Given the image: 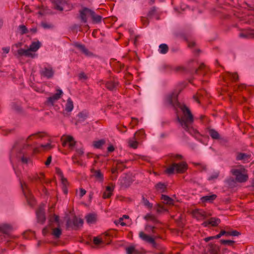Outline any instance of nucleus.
<instances>
[{
  "instance_id": "7ed1b4c3",
  "label": "nucleus",
  "mask_w": 254,
  "mask_h": 254,
  "mask_svg": "<svg viewBox=\"0 0 254 254\" xmlns=\"http://www.w3.org/2000/svg\"><path fill=\"white\" fill-rule=\"evenodd\" d=\"M20 185L23 193L27 200L28 204L31 206L34 205L35 199L31 191L28 189L27 185L25 183H22L21 182H20Z\"/></svg>"
},
{
  "instance_id": "3c124183",
  "label": "nucleus",
  "mask_w": 254,
  "mask_h": 254,
  "mask_svg": "<svg viewBox=\"0 0 254 254\" xmlns=\"http://www.w3.org/2000/svg\"><path fill=\"white\" fill-rule=\"evenodd\" d=\"M104 243V240L102 239H99L98 237H94L93 239V243L95 245H99V244Z\"/></svg>"
},
{
  "instance_id": "9b49d317",
  "label": "nucleus",
  "mask_w": 254,
  "mask_h": 254,
  "mask_svg": "<svg viewBox=\"0 0 254 254\" xmlns=\"http://www.w3.org/2000/svg\"><path fill=\"white\" fill-rule=\"evenodd\" d=\"M207 97V93L204 89L199 90L196 95H194L193 99L198 103H200V100H204Z\"/></svg>"
},
{
  "instance_id": "8fccbe9b",
  "label": "nucleus",
  "mask_w": 254,
  "mask_h": 254,
  "mask_svg": "<svg viewBox=\"0 0 254 254\" xmlns=\"http://www.w3.org/2000/svg\"><path fill=\"white\" fill-rule=\"evenodd\" d=\"M129 146L134 149H135L138 146V142L137 141H132L129 140L128 141Z\"/></svg>"
},
{
  "instance_id": "c03bdc74",
  "label": "nucleus",
  "mask_w": 254,
  "mask_h": 254,
  "mask_svg": "<svg viewBox=\"0 0 254 254\" xmlns=\"http://www.w3.org/2000/svg\"><path fill=\"white\" fill-rule=\"evenodd\" d=\"M227 74L228 76L231 79H232L234 81H237L239 78L238 75L237 73H232L228 72L227 73Z\"/></svg>"
},
{
  "instance_id": "4468645a",
  "label": "nucleus",
  "mask_w": 254,
  "mask_h": 254,
  "mask_svg": "<svg viewBox=\"0 0 254 254\" xmlns=\"http://www.w3.org/2000/svg\"><path fill=\"white\" fill-rule=\"evenodd\" d=\"M89 116V113L86 111H82L79 112L77 115V120L75 123V125H77L78 123H80L84 122Z\"/></svg>"
},
{
  "instance_id": "b1692460",
  "label": "nucleus",
  "mask_w": 254,
  "mask_h": 254,
  "mask_svg": "<svg viewBox=\"0 0 254 254\" xmlns=\"http://www.w3.org/2000/svg\"><path fill=\"white\" fill-rule=\"evenodd\" d=\"M144 219L147 221H151L154 224L161 223L160 221H159L154 215L150 213H148L144 216Z\"/></svg>"
},
{
  "instance_id": "4d7b16f0",
  "label": "nucleus",
  "mask_w": 254,
  "mask_h": 254,
  "mask_svg": "<svg viewBox=\"0 0 254 254\" xmlns=\"http://www.w3.org/2000/svg\"><path fill=\"white\" fill-rule=\"evenodd\" d=\"M54 218H50V223H52L53 222L55 221L56 223H57L58 226L60 225L59 224V217L58 215H56L55 214L54 215Z\"/></svg>"
},
{
  "instance_id": "6e6552de",
  "label": "nucleus",
  "mask_w": 254,
  "mask_h": 254,
  "mask_svg": "<svg viewBox=\"0 0 254 254\" xmlns=\"http://www.w3.org/2000/svg\"><path fill=\"white\" fill-rule=\"evenodd\" d=\"M139 237L143 241L151 244L154 248H158V245L156 243L154 239L152 237L145 234L142 231H140L139 232Z\"/></svg>"
},
{
  "instance_id": "58836bf2",
  "label": "nucleus",
  "mask_w": 254,
  "mask_h": 254,
  "mask_svg": "<svg viewBox=\"0 0 254 254\" xmlns=\"http://www.w3.org/2000/svg\"><path fill=\"white\" fill-rule=\"evenodd\" d=\"M156 227L151 226L149 224H146L145 226L144 229L147 232H151L152 234H155L156 231H155Z\"/></svg>"
},
{
  "instance_id": "e2e57ef3",
  "label": "nucleus",
  "mask_w": 254,
  "mask_h": 254,
  "mask_svg": "<svg viewBox=\"0 0 254 254\" xmlns=\"http://www.w3.org/2000/svg\"><path fill=\"white\" fill-rule=\"evenodd\" d=\"M80 28V26L78 24H74L71 27V30L73 32H77L78 29Z\"/></svg>"
},
{
  "instance_id": "a211bd4d",
  "label": "nucleus",
  "mask_w": 254,
  "mask_h": 254,
  "mask_svg": "<svg viewBox=\"0 0 254 254\" xmlns=\"http://www.w3.org/2000/svg\"><path fill=\"white\" fill-rule=\"evenodd\" d=\"M32 50H30V48L27 50H24L23 49H20L17 51V54L19 56H25L28 57H32L33 58L34 55L31 53Z\"/></svg>"
},
{
  "instance_id": "cd10ccee",
  "label": "nucleus",
  "mask_w": 254,
  "mask_h": 254,
  "mask_svg": "<svg viewBox=\"0 0 254 254\" xmlns=\"http://www.w3.org/2000/svg\"><path fill=\"white\" fill-rule=\"evenodd\" d=\"M85 219L87 223H94L96 221V215L95 214H88L85 216Z\"/></svg>"
},
{
  "instance_id": "39448f33",
  "label": "nucleus",
  "mask_w": 254,
  "mask_h": 254,
  "mask_svg": "<svg viewBox=\"0 0 254 254\" xmlns=\"http://www.w3.org/2000/svg\"><path fill=\"white\" fill-rule=\"evenodd\" d=\"M36 218L37 222L43 224L46 219L45 205H40L36 211Z\"/></svg>"
},
{
  "instance_id": "5fc2aeb1",
  "label": "nucleus",
  "mask_w": 254,
  "mask_h": 254,
  "mask_svg": "<svg viewBox=\"0 0 254 254\" xmlns=\"http://www.w3.org/2000/svg\"><path fill=\"white\" fill-rule=\"evenodd\" d=\"M45 132H37L36 133H34V134H32L30 135H29L27 138V140H29V139H31V137L32 136H38V137H43L44 135L42 134H44Z\"/></svg>"
},
{
  "instance_id": "338daca9",
  "label": "nucleus",
  "mask_w": 254,
  "mask_h": 254,
  "mask_svg": "<svg viewBox=\"0 0 254 254\" xmlns=\"http://www.w3.org/2000/svg\"><path fill=\"white\" fill-rule=\"evenodd\" d=\"M194 213L199 214L203 217H205V215H204L205 212L203 211H199V210H195L194 211Z\"/></svg>"
},
{
  "instance_id": "9d476101",
  "label": "nucleus",
  "mask_w": 254,
  "mask_h": 254,
  "mask_svg": "<svg viewBox=\"0 0 254 254\" xmlns=\"http://www.w3.org/2000/svg\"><path fill=\"white\" fill-rule=\"evenodd\" d=\"M119 85V82L115 79H110L106 83V88L110 91L116 90Z\"/></svg>"
},
{
  "instance_id": "49530a36",
  "label": "nucleus",
  "mask_w": 254,
  "mask_h": 254,
  "mask_svg": "<svg viewBox=\"0 0 254 254\" xmlns=\"http://www.w3.org/2000/svg\"><path fill=\"white\" fill-rule=\"evenodd\" d=\"M177 226L180 228H183L184 227L185 224L183 221V218L182 216H180L176 220Z\"/></svg>"
},
{
  "instance_id": "f3484780",
  "label": "nucleus",
  "mask_w": 254,
  "mask_h": 254,
  "mask_svg": "<svg viewBox=\"0 0 254 254\" xmlns=\"http://www.w3.org/2000/svg\"><path fill=\"white\" fill-rule=\"evenodd\" d=\"M239 37L246 39H254V30H250L239 34Z\"/></svg>"
},
{
  "instance_id": "864d4df0",
  "label": "nucleus",
  "mask_w": 254,
  "mask_h": 254,
  "mask_svg": "<svg viewBox=\"0 0 254 254\" xmlns=\"http://www.w3.org/2000/svg\"><path fill=\"white\" fill-rule=\"evenodd\" d=\"M220 243L223 245H232L234 244L235 242L232 240H221Z\"/></svg>"
},
{
  "instance_id": "bf43d9fd",
  "label": "nucleus",
  "mask_w": 254,
  "mask_h": 254,
  "mask_svg": "<svg viewBox=\"0 0 254 254\" xmlns=\"http://www.w3.org/2000/svg\"><path fill=\"white\" fill-rule=\"evenodd\" d=\"M218 176H219V173L215 172L213 174L211 175V176H210L208 177V180L212 181V180L216 179L218 177Z\"/></svg>"
},
{
  "instance_id": "ea45409f",
  "label": "nucleus",
  "mask_w": 254,
  "mask_h": 254,
  "mask_svg": "<svg viewBox=\"0 0 254 254\" xmlns=\"http://www.w3.org/2000/svg\"><path fill=\"white\" fill-rule=\"evenodd\" d=\"M164 68L166 69L167 70H173L172 68L170 65H164ZM173 70L176 72H178L180 71H183L185 70V68L183 66H177L173 68Z\"/></svg>"
},
{
  "instance_id": "f257e3e1",
  "label": "nucleus",
  "mask_w": 254,
  "mask_h": 254,
  "mask_svg": "<svg viewBox=\"0 0 254 254\" xmlns=\"http://www.w3.org/2000/svg\"><path fill=\"white\" fill-rule=\"evenodd\" d=\"M181 91V89L174 91L167 96V101L176 110L177 113L178 112V108L181 109L184 114V117L180 118L177 114V120L185 130L190 132L191 128L189 125L193 123V117L190 109L186 105H182L178 101V97Z\"/></svg>"
},
{
  "instance_id": "680f3d73",
  "label": "nucleus",
  "mask_w": 254,
  "mask_h": 254,
  "mask_svg": "<svg viewBox=\"0 0 254 254\" xmlns=\"http://www.w3.org/2000/svg\"><path fill=\"white\" fill-rule=\"evenodd\" d=\"M41 25L44 29H49L52 27V25L48 24L45 22H42Z\"/></svg>"
},
{
  "instance_id": "0eeeda50",
  "label": "nucleus",
  "mask_w": 254,
  "mask_h": 254,
  "mask_svg": "<svg viewBox=\"0 0 254 254\" xmlns=\"http://www.w3.org/2000/svg\"><path fill=\"white\" fill-rule=\"evenodd\" d=\"M232 174L236 177V181L239 183L246 182L248 179V176L242 173V171L239 169H232Z\"/></svg>"
},
{
  "instance_id": "c85d7f7f",
  "label": "nucleus",
  "mask_w": 254,
  "mask_h": 254,
  "mask_svg": "<svg viewBox=\"0 0 254 254\" xmlns=\"http://www.w3.org/2000/svg\"><path fill=\"white\" fill-rule=\"evenodd\" d=\"M208 133L211 138L213 139H219L220 138V135L216 130L212 128L208 129Z\"/></svg>"
},
{
  "instance_id": "2eb2a0df",
  "label": "nucleus",
  "mask_w": 254,
  "mask_h": 254,
  "mask_svg": "<svg viewBox=\"0 0 254 254\" xmlns=\"http://www.w3.org/2000/svg\"><path fill=\"white\" fill-rule=\"evenodd\" d=\"M90 171L93 174V177H94L99 181L103 182L104 179L103 175L100 170H96L93 167L91 169Z\"/></svg>"
},
{
  "instance_id": "de8ad7c7",
  "label": "nucleus",
  "mask_w": 254,
  "mask_h": 254,
  "mask_svg": "<svg viewBox=\"0 0 254 254\" xmlns=\"http://www.w3.org/2000/svg\"><path fill=\"white\" fill-rule=\"evenodd\" d=\"M18 29L20 31V34L23 35L28 32V30L24 25H20L18 26Z\"/></svg>"
},
{
  "instance_id": "a18cd8bd",
  "label": "nucleus",
  "mask_w": 254,
  "mask_h": 254,
  "mask_svg": "<svg viewBox=\"0 0 254 254\" xmlns=\"http://www.w3.org/2000/svg\"><path fill=\"white\" fill-rule=\"evenodd\" d=\"M142 202L146 207L147 208L151 209L153 207V204L149 202V201L145 198L143 196H142Z\"/></svg>"
},
{
  "instance_id": "7c9ffc66",
  "label": "nucleus",
  "mask_w": 254,
  "mask_h": 254,
  "mask_svg": "<svg viewBox=\"0 0 254 254\" xmlns=\"http://www.w3.org/2000/svg\"><path fill=\"white\" fill-rule=\"evenodd\" d=\"M52 235L54 236L56 239H59L62 235V229L58 226L57 228L52 229Z\"/></svg>"
},
{
  "instance_id": "a19ab883",
  "label": "nucleus",
  "mask_w": 254,
  "mask_h": 254,
  "mask_svg": "<svg viewBox=\"0 0 254 254\" xmlns=\"http://www.w3.org/2000/svg\"><path fill=\"white\" fill-rule=\"evenodd\" d=\"M105 143V141L103 139H101L98 141L94 142L93 146L96 148H101L103 145Z\"/></svg>"
},
{
  "instance_id": "4be33fe9",
  "label": "nucleus",
  "mask_w": 254,
  "mask_h": 254,
  "mask_svg": "<svg viewBox=\"0 0 254 254\" xmlns=\"http://www.w3.org/2000/svg\"><path fill=\"white\" fill-rule=\"evenodd\" d=\"M11 230V227L8 224H3L0 225V232H1L4 235L3 236L5 237V235H8L9 232Z\"/></svg>"
},
{
  "instance_id": "e433bc0d",
  "label": "nucleus",
  "mask_w": 254,
  "mask_h": 254,
  "mask_svg": "<svg viewBox=\"0 0 254 254\" xmlns=\"http://www.w3.org/2000/svg\"><path fill=\"white\" fill-rule=\"evenodd\" d=\"M106 190L108 191V194L106 195V191L104 192L103 194V197L104 199L108 198L110 197V196L112 195V192L113 190V189L110 186H107L106 189Z\"/></svg>"
},
{
  "instance_id": "ddd939ff",
  "label": "nucleus",
  "mask_w": 254,
  "mask_h": 254,
  "mask_svg": "<svg viewBox=\"0 0 254 254\" xmlns=\"http://www.w3.org/2000/svg\"><path fill=\"white\" fill-rule=\"evenodd\" d=\"M53 8L55 9L62 11L64 6L65 4V1L63 0H52Z\"/></svg>"
},
{
  "instance_id": "f8f14e48",
  "label": "nucleus",
  "mask_w": 254,
  "mask_h": 254,
  "mask_svg": "<svg viewBox=\"0 0 254 254\" xmlns=\"http://www.w3.org/2000/svg\"><path fill=\"white\" fill-rule=\"evenodd\" d=\"M40 74L47 78H51L54 75V71L51 67H44L40 71Z\"/></svg>"
},
{
  "instance_id": "20e7f679",
  "label": "nucleus",
  "mask_w": 254,
  "mask_h": 254,
  "mask_svg": "<svg viewBox=\"0 0 254 254\" xmlns=\"http://www.w3.org/2000/svg\"><path fill=\"white\" fill-rule=\"evenodd\" d=\"M92 10L89 8L84 7L79 11V14L76 18L79 20L81 23L85 24L87 22L88 17L91 16Z\"/></svg>"
},
{
  "instance_id": "393cba45",
  "label": "nucleus",
  "mask_w": 254,
  "mask_h": 254,
  "mask_svg": "<svg viewBox=\"0 0 254 254\" xmlns=\"http://www.w3.org/2000/svg\"><path fill=\"white\" fill-rule=\"evenodd\" d=\"M127 254H142L141 253L136 249L134 246H130L126 249Z\"/></svg>"
},
{
  "instance_id": "052dcab7",
  "label": "nucleus",
  "mask_w": 254,
  "mask_h": 254,
  "mask_svg": "<svg viewBox=\"0 0 254 254\" xmlns=\"http://www.w3.org/2000/svg\"><path fill=\"white\" fill-rule=\"evenodd\" d=\"M72 160L74 164H77L79 166H82V163L80 161L77 160V157L76 156H73L72 157Z\"/></svg>"
},
{
  "instance_id": "6e6d98bb",
  "label": "nucleus",
  "mask_w": 254,
  "mask_h": 254,
  "mask_svg": "<svg viewBox=\"0 0 254 254\" xmlns=\"http://www.w3.org/2000/svg\"><path fill=\"white\" fill-rule=\"evenodd\" d=\"M240 235L241 233L237 230H232L231 231H228V236H239Z\"/></svg>"
},
{
  "instance_id": "c9c22d12",
  "label": "nucleus",
  "mask_w": 254,
  "mask_h": 254,
  "mask_svg": "<svg viewBox=\"0 0 254 254\" xmlns=\"http://www.w3.org/2000/svg\"><path fill=\"white\" fill-rule=\"evenodd\" d=\"M159 52L162 54H166L169 51V47L166 44H162L159 45Z\"/></svg>"
},
{
  "instance_id": "412c9836",
  "label": "nucleus",
  "mask_w": 254,
  "mask_h": 254,
  "mask_svg": "<svg viewBox=\"0 0 254 254\" xmlns=\"http://www.w3.org/2000/svg\"><path fill=\"white\" fill-rule=\"evenodd\" d=\"M251 157V155L245 153L239 152L237 154L236 160H242L244 162L248 161Z\"/></svg>"
},
{
  "instance_id": "09e8293b",
  "label": "nucleus",
  "mask_w": 254,
  "mask_h": 254,
  "mask_svg": "<svg viewBox=\"0 0 254 254\" xmlns=\"http://www.w3.org/2000/svg\"><path fill=\"white\" fill-rule=\"evenodd\" d=\"M169 156L170 158L172 160V161H174L173 159H176L177 160H182L183 158V157L182 155L180 154H171L169 155Z\"/></svg>"
},
{
  "instance_id": "13d9d810",
  "label": "nucleus",
  "mask_w": 254,
  "mask_h": 254,
  "mask_svg": "<svg viewBox=\"0 0 254 254\" xmlns=\"http://www.w3.org/2000/svg\"><path fill=\"white\" fill-rule=\"evenodd\" d=\"M236 181V180H235L233 178H229L226 180V183L229 186L232 187L235 184Z\"/></svg>"
},
{
  "instance_id": "37998d69",
  "label": "nucleus",
  "mask_w": 254,
  "mask_h": 254,
  "mask_svg": "<svg viewBox=\"0 0 254 254\" xmlns=\"http://www.w3.org/2000/svg\"><path fill=\"white\" fill-rule=\"evenodd\" d=\"M156 10L157 8L155 6L152 7L147 13V17L150 18H152L156 13Z\"/></svg>"
},
{
  "instance_id": "f03ea898",
  "label": "nucleus",
  "mask_w": 254,
  "mask_h": 254,
  "mask_svg": "<svg viewBox=\"0 0 254 254\" xmlns=\"http://www.w3.org/2000/svg\"><path fill=\"white\" fill-rule=\"evenodd\" d=\"M188 166L186 162H181L179 163H173L166 170V172L169 174H173L175 172L177 174L184 173L188 169Z\"/></svg>"
},
{
  "instance_id": "a878e982",
  "label": "nucleus",
  "mask_w": 254,
  "mask_h": 254,
  "mask_svg": "<svg viewBox=\"0 0 254 254\" xmlns=\"http://www.w3.org/2000/svg\"><path fill=\"white\" fill-rule=\"evenodd\" d=\"M91 17L93 23H99L101 22L102 17L100 15H97L92 10Z\"/></svg>"
},
{
  "instance_id": "4c0bfd02",
  "label": "nucleus",
  "mask_w": 254,
  "mask_h": 254,
  "mask_svg": "<svg viewBox=\"0 0 254 254\" xmlns=\"http://www.w3.org/2000/svg\"><path fill=\"white\" fill-rule=\"evenodd\" d=\"M116 166L118 170L123 171L126 166L124 164V162L120 160H116Z\"/></svg>"
},
{
  "instance_id": "423d86ee",
  "label": "nucleus",
  "mask_w": 254,
  "mask_h": 254,
  "mask_svg": "<svg viewBox=\"0 0 254 254\" xmlns=\"http://www.w3.org/2000/svg\"><path fill=\"white\" fill-rule=\"evenodd\" d=\"M83 223V219L78 218L76 216H74L72 221L68 220L66 222V226L68 228H70L72 229L77 230L79 227L82 226Z\"/></svg>"
},
{
  "instance_id": "1a4fd4ad",
  "label": "nucleus",
  "mask_w": 254,
  "mask_h": 254,
  "mask_svg": "<svg viewBox=\"0 0 254 254\" xmlns=\"http://www.w3.org/2000/svg\"><path fill=\"white\" fill-rule=\"evenodd\" d=\"M57 93L53 96L48 98L47 104L48 105H53L56 101L60 99L63 92L61 89H57Z\"/></svg>"
},
{
  "instance_id": "603ef678",
  "label": "nucleus",
  "mask_w": 254,
  "mask_h": 254,
  "mask_svg": "<svg viewBox=\"0 0 254 254\" xmlns=\"http://www.w3.org/2000/svg\"><path fill=\"white\" fill-rule=\"evenodd\" d=\"M223 235L228 236V231H226L225 230H221L218 234L215 236V237L216 239H217L220 238L222 236H223Z\"/></svg>"
},
{
  "instance_id": "5701e85b",
  "label": "nucleus",
  "mask_w": 254,
  "mask_h": 254,
  "mask_svg": "<svg viewBox=\"0 0 254 254\" xmlns=\"http://www.w3.org/2000/svg\"><path fill=\"white\" fill-rule=\"evenodd\" d=\"M217 197L215 194L210 195H205L201 197L200 200L202 202H212Z\"/></svg>"
},
{
  "instance_id": "c756f323",
  "label": "nucleus",
  "mask_w": 254,
  "mask_h": 254,
  "mask_svg": "<svg viewBox=\"0 0 254 254\" xmlns=\"http://www.w3.org/2000/svg\"><path fill=\"white\" fill-rule=\"evenodd\" d=\"M161 198L162 200H164V202L165 204L169 205L174 204V200L170 196L167 195L162 194Z\"/></svg>"
},
{
  "instance_id": "72a5a7b5",
  "label": "nucleus",
  "mask_w": 254,
  "mask_h": 254,
  "mask_svg": "<svg viewBox=\"0 0 254 254\" xmlns=\"http://www.w3.org/2000/svg\"><path fill=\"white\" fill-rule=\"evenodd\" d=\"M156 190L161 192H164L166 191V185L165 184L159 182L155 185Z\"/></svg>"
},
{
  "instance_id": "aec40b11",
  "label": "nucleus",
  "mask_w": 254,
  "mask_h": 254,
  "mask_svg": "<svg viewBox=\"0 0 254 254\" xmlns=\"http://www.w3.org/2000/svg\"><path fill=\"white\" fill-rule=\"evenodd\" d=\"M220 223V220L218 218L215 217L211 218L208 221L204 222L203 224L205 226H207V224H210L212 226H217Z\"/></svg>"
},
{
  "instance_id": "69168bd1",
  "label": "nucleus",
  "mask_w": 254,
  "mask_h": 254,
  "mask_svg": "<svg viewBox=\"0 0 254 254\" xmlns=\"http://www.w3.org/2000/svg\"><path fill=\"white\" fill-rule=\"evenodd\" d=\"M141 21L144 25L147 26L148 25L149 22L147 17H141Z\"/></svg>"
},
{
  "instance_id": "473e14b6",
  "label": "nucleus",
  "mask_w": 254,
  "mask_h": 254,
  "mask_svg": "<svg viewBox=\"0 0 254 254\" xmlns=\"http://www.w3.org/2000/svg\"><path fill=\"white\" fill-rule=\"evenodd\" d=\"M41 43L39 41L33 42L30 45L29 48L32 52H36L41 47Z\"/></svg>"
},
{
  "instance_id": "774afa93",
  "label": "nucleus",
  "mask_w": 254,
  "mask_h": 254,
  "mask_svg": "<svg viewBox=\"0 0 254 254\" xmlns=\"http://www.w3.org/2000/svg\"><path fill=\"white\" fill-rule=\"evenodd\" d=\"M176 36L177 37L182 38L185 39V40H187V39L186 36L183 33H176Z\"/></svg>"
},
{
  "instance_id": "6ab92c4d",
  "label": "nucleus",
  "mask_w": 254,
  "mask_h": 254,
  "mask_svg": "<svg viewBox=\"0 0 254 254\" xmlns=\"http://www.w3.org/2000/svg\"><path fill=\"white\" fill-rule=\"evenodd\" d=\"M67 142L69 143V147L71 149H72L76 144V141L71 136H68L66 137L65 141L63 143V146H64Z\"/></svg>"
},
{
  "instance_id": "bb28decb",
  "label": "nucleus",
  "mask_w": 254,
  "mask_h": 254,
  "mask_svg": "<svg viewBox=\"0 0 254 254\" xmlns=\"http://www.w3.org/2000/svg\"><path fill=\"white\" fill-rule=\"evenodd\" d=\"M74 47L78 48L80 51H81L85 55H89L90 52L86 48L84 45L80 44L78 43H75L74 44Z\"/></svg>"
},
{
  "instance_id": "0e129e2a",
  "label": "nucleus",
  "mask_w": 254,
  "mask_h": 254,
  "mask_svg": "<svg viewBox=\"0 0 254 254\" xmlns=\"http://www.w3.org/2000/svg\"><path fill=\"white\" fill-rule=\"evenodd\" d=\"M205 67V65L203 63L200 64L199 67L195 69V73L197 74H199V70H202Z\"/></svg>"
},
{
  "instance_id": "f704fd0d",
  "label": "nucleus",
  "mask_w": 254,
  "mask_h": 254,
  "mask_svg": "<svg viewBox=\"0 0 254 254\" xmlns=\"http://www.w3.org/2000/svg\"><path fill=\"white\" fill-rule=\"evenodd\" d=\"M12 108L14 111H15L16 112L18 113H22L23 109L20 105V104L17 103H12Z\"/></svg>"
},
{
  "instance_id": "2f4dec72",
  "label": "nucleus",
  "mask_w": 254,
  "mask_h": 254,
  "mask_svg": "<svg viewBox=\"0 0 254 254\" xmlns=\"http://www.w3.org/2000/svg\"><path fill=\"white\" fill-rule=\"evenodd\" d=\"M73 108V103L72 101L71 98H69L67 100V102L65 104V110L67 112H71Z\"/></svg>"
},
{
  "instance_id": "dca6fc26",
  "label": "nucleus",
  "mask_w": 254,
  "mask_h": 254,
  "mask_svg": "<svg viewBox=\"0 0 254 254\" xmlns=\"http://www.w3.org/2000/svg\"><path fill=\"white\" fill-rule=\"evenodd\" d=\"M208 250L210 254H220L219 247L215 244L209 243L208 245Z\"/></svg>"
},
{
  "instance_id": "79ce46f5",
  "label": "nucleus",
  "mask_w": 254,
  "mask_h": 254,
  "mask_svg": "<svg viewBox=\"0 0 254 254\" xmlns=\"http://www.w3.org/2000/svg\"><path fill=\"white\" fill-rule=\"evenodd\" d=\"M156 210L158 213H161L165 211H168V210L164 207V205L158 203L156 205Z\"/></svg>"
}]
</instances>
